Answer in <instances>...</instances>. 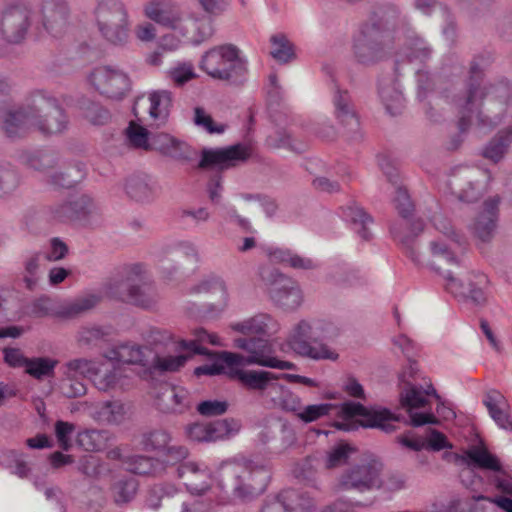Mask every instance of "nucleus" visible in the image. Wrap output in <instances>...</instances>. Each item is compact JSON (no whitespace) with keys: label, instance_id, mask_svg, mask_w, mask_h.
Returning a JSON list of instances; mask_svg holds the SVG:
<instances>
[{"label":"nucleus","instance_id":"obj_1","mask_svg":"<svg viewBox=\"0 0 512 512\" xmlns=\"http://www.w3.org/2000/svg\"><path fill=\"white\" fill-rule=\"evenodd\" d=\"M491 62L492 56L488 52L474 55L469 63L463 91L453 97L460 115L457 123L460 133H465L474 120L483 126L496 125L500 121L498 116L484 115L481 110L482 101L488 94L487 87L483 84L485 70Z\"/></svg>","mask_w":512,"mask_h":512},{"label":"nucleus","instance_id":"obj_2","mask_svg":"<svg viewBox=\"0 0 512 512\" xmlns=\"http://www.w3.org/2000/svg\"><path fill=\"white\" fill-rule=\"evenodd\" d=\"M270 479V468L261 461L225 463L217 471L219 488L242 502H250L263 494Z\"/></svg>","mask_w":512,"mask_h":512},{"label":"nucleus","instance_id":"obj_3","mask_svg":"<svg viewBox=\"0 0 512 512\" xmlns=\"http://www.w3.org/2000/svg\"><path fill=\"white\" fill-rule=\"evenodd\" d=\"M430 249L435 258V260L430 263V267L446 280L445 289L455 297L470 300L478 306L484 305L487 301L484 290L489 284L488 277L484 273L472 272L467 279V284H464L461 280L454 277L452 271L443 269L441 266L443 261L448 264L458 263L456 257L448 249L446 244L439 241H432L430 243Z\"/></svg>","mask_w":512,"mask_h":512},{"label":"nucleus","instance_id":"obj_4","mask_svg":"<svg viewBox=\"0 0 512 512\" xmlns=\"http://www.w3.org/2000/svg\"><path fill=\"white\" fill-rule=\"evenodd\" d=\"M337 335L332 324L323 321H300L288 338L290 348L300 356L313 360L336 361L339 354L325 341Z\"/></svg>","mask_w":512,"mask_h":512},{"label":"nucleus","instance_id":"obj_5","mask_svg":"<svg viewBox=\"0 0 512 512\" xmlns=\"http://www.w3.org/2000/svg\"><path fill=\"white\" fill-rule=\"evenodd\" d=\"M199 67L213 79L224 81L232 86H242L248 78V63L234 44L215 46L206 51Z\"/></svg>","mask_w":512,"mask_h":512},{"label":"nucleus","instance_id":"obj_6","mask_svg":"<svg viewBox=\"0 0 512 512\" xmlns=\"http://www.w3.org/2000/svg\"><path fill=\"white\" fill-rule=\"evenodd\" d=\"M233 346L235 348L248 352V355L245 356L239 353H233L228 351L217 352L215 353L216 358L212 363L196 367L194 370V374L197 376L221 375L223 373L222 366L252 364L263 366V363L267 362L269 357L273 353L272 344L269 342L267 338L263 337L244 336L235 338L233 340Z\"/></svg>","mask_w":512,"mask_h":512},{"label":"nucleus","instance_id":"obj_7","mask_svg":"<svg viewBox=\"0 0 512 512\" xmlns=\"http://www.w3.org/2000/svg\"><path fill=\"white\" fill-rule=\"evenodd\" d=\"M249 157V147L241 143L224 148L204 147L201 150L197 168L200 170H216V173L210 177L207 183V193L212 204L217 206L221 203L223 191L221 172L237 166Z\"/></svg>","mask_w":512,"mask_h":512},{"label":"nucleus","instance_id":"obj_8","mask_svg":"<svg viewBox=\"0 0 512 512\" xmlns=\"http://www.w3.org/2000/svg\"><path fill=\"white\" fill-rule=\"evenodd\" d=\"M107 292L116 300L144 309L153 307L158 300L154 286L143 281L141 264L125 267L122 273L108 284Z\"/></svg>","mask_w":512,"mask_h":512},{"label":"nucleus","instance_id":"obj_9","mask_svg":"<svg viewBox=\"0 0 512 512\" xmlns=\"http://www.w3.org/2000/svg\"><path fill=\"white\" fill-rule=\"evenodd\" d=\"M341 413L343 421L336 422L339 430L352 431L361 426L363 428H378L386 433L395 431L393 421L399 418L387 408L366 407L359 402L348 401L342 404Z\"/></svg>","mask_w":512,"mask_h":512},{"label":"nucleus","instance_id":"obj_10","mask_svg":"<svg viewBox=\"0 0 512 512\" xmlns=\"http://www.w3.org/2000/svg\"><path fill=\"white\" fill-rule=\"evenodd\" d=\"M51 219L61 223H72L83 227L98 224V209L87 194L70 197L49 207Z\"/></svg>","mask_w":512,"mask_h":512},{"label":"nucleus","instance_id":"obj_11","mask_svg":"<svg viewBox=\"0 0 512 512\" xmlns=\"http://www.w3.org/2000/svg\"><path fill=\"white\" fill-rule=\"evenodd\" d=\"M394 51L392 39L360 25L353 39V54L356 61L364 66H373L388 59Z\"/></svg>","mask_w":512,"mask_h":512},{"label":"nucleus","instance_id":"obj_12","mask_svg":"<svg viewBox=\"0 0 512 512\" xmlns=\"http://www.w3.org/2000/svg\"><path fill=\"white\" fill-rule=\"evenodd\" d=\"M36 13L29 2L12 3L3 10L0 30L10 44H20L30 27L35 28Z\"/></svg>","mask_w":512,"mask_h":512},{"label":"nucleus","instance_id":"obj_13","mask_svg":"<svg viewBox=\"0 0 512 512\" xmlns=\"http://www.w3.org/2000/svg\"><path fill=\"white\" fill-rule=\"evenodd\" d=\"M382 468V463L375 458L361 460L341 474L338 488L360 493L379 489L382 486L380 477Z\"/></svg>","mask_w":512,"mask_h":512},{"label":"nucleus","instance_id":"obj_14","mask_svg":"<svg viewBox=\"0 0 512 512\" xmlns=\"http://www.w3.org/2000/svg\"><path fill=\"white\" fill-rule=\"evenodd\" d=\"M33 108L35 126L43 134H58L66 129L68 119L57 99L38 95L33 99Z\"/></svg>","mask_w":512,"mask_h":512},{"label":"nucleus","instance_id":"obj_15","mask_svg":"<svg viewBox=\"0 0 512 512\" xmlns=\"http://www.w3.org/2000/svg\"><path fill=\"white\" fill-rule=\"evenodd\" d=\"M70 19V7L66 0H42L39 21L35 22V30L46 33L54 38H61L67 31Z\"/></svg>","mask_w":512,"mask_h":512},{"label":"nucleus","instance_id":"obj_16","mask_svg":"<svg viewBox=\"0 0 512 512\" xmlns=\"http://www.w3.org/2000/svg\"><path fill=\"white\" fill-rule=\"evenodd\" d=\"M247 365L222 366L223 373L233 380H237L241 386L248 391H256L263 395L265 391L272 392L277 388V380L280 374H275L266 370H248Z\"/></svg>","mask_w":512,"mask_h":512},{"label":"nucleus","instance_id":"obj_17","mask_svg":"<svg viewBox=\"0 0 512 512\" xmlns=\"http://www.w3.org/2000/svg\"><path fill=\"white\" fill-rule=\"evenodd\" d=\"M89 81L100 94L112 99H121L130 87L127 75L110 66L95 68L89 76Z\"/></svg>","mask_w":512,"mask_h":512},{"label":"nucleus","instance_id":"obj_18","mask_svg":"<svg viewBox=\"0 0 512 512\" xmlns=\"http://www.w3.org/2000/svg\"><path fill=\"white\" fill-rule=\"evenodd\" d=\"M401 22L400 8L392 3H383L375 5L361 25L394 41L393 34Z\"/></svg>","mask_w":512,"mask_h":512},{"label":"nucleus","instance_id":"obj_19","mask_svg":"<svg viewBox=\"0 0 512 512\" xmlns=\"http://www.w3.org/2000/svg\"><path fill=\"white\" fill-rule=\"evenodd\" d=\"M333 104L335 117L344 128V137L350 142L360 141L362 139L360 122L348 91L336 88Z\"/></svg>","mask_w":512,"mask_h":512},{"label":"nucleus","instance_id":"obj_20","mask_svg":"<svg viewBox=\"0 0 512 512\" xmlns=\"http://www.w3.org/2000/svg\"><path fill=\"white\" fill-rule=\"evenodd\" d=\"M240 423L234 418H225L209 423L195 422L187 426V437L197 443L215 442L225 436L238 432Z\"/></svg>","mask_w":512,"mask_h":512},{"label":"nucleus","instance_id":"obj_21","mask_svg":"<svg viewBox=\"0 0 512 512\" xmlns=\"http://www.w3.org/2000/svg\"><path fill=\"white\" fill-rule=\"evenodd\" d=\"M146 16L152 21L173 30H178L183 37L187 31L183 27V12L172 0H153L145 7Z\"/></svg>","mask_w":512,"mask_h":512},{"label":"nucleus","instance_id":"obj_22","mask_svg":"<svg viewBox=\"0 0 512 512\" xmlns=\"http://www.w3.org/2000/svg\"><path fill=\"white\" fill-rule=\"evenodd\" d=\"M197 256L196 249L188 243L170 245L163 249L159 260V267L163 276L168 280L175 279V276L184 268L185 264Z\"/></svg>","mask_w":512,"mask_h":512},{"label":"nucleus","instance_id":"obj_23","mask_svg":"<svg viewBox=\"0 0 512 512\" xmlns=\"http://www.w3.org/2000/svg\"><path fill=\"white\" fill-rule=\"evenodd\" d=\"M500 197L498 195L487 199L483 203V210L476 217L472 232L482 242H488L492 239L499 217Z\"/></svg>","mask_w":512,"mask_h":512},{"label":"nucleus","instance_id":"obj_24","mask_svg":"<svg viewBox=\"0 0 512 512\" xmlns=\"http://www.w3.org/2000/svg\"><path fill=\"white\" fill-rule=\"evenodd\" d=\"M175 473L192 494L201 495L210 488V471L205 466L185 462L175 468Z\"/></svg>","mask_w":512,"mask_h":512},{"label":"nucleus","instance_id":"obj_25","mask_svg":"<svg viewBox=\"0 0 512 512\" xmlns=\"http://www.w3.org/2000/svg\"><path fill=\"white\" fill-rule=\"evenodd\" d=\"M483 178L484 175L475 169L460 172L453 183L458 189V199L467 203L478 201L485 190Z\"/></svg>","mask_w":512,"mask_h":512},{"label":"nucleus","instance_id":"obj_26","mask_svg":"<svg viewBox=\"0 0 512 512\" xmlns=\"http://www.w3.org/2000/svg\"><path fill=\"white\" fill-rule=\"evenodd\" d=\"M124 189L130 199L140 203H148L156 197L158 184L148 174L135 173L126 179Z\"/></svg>","mask_w":512,"mask_h":512},{"label":"nucleus","instance_id":"obj_27","mask_svg":"<svg viewBox=\"0 0 512 512\" xmlns=\"http://www.w3.org/2000/svg\"><path fill=\"white\" fill-rule=\"evenodd\" d=\"M33 104L17 110L6 111L3 116L2 129L9 138L22 136L30 126H35Z\"/></svg>","mask_w":512,"mask_h":512},{"label":"nucleus","instance_id":"obj_28","mask_svg":"<svg viewBox=\"0 0 512 512\" xmlns=\"http://www.w3.org/2000/svg\"><path fill=\"white\" fill-rule=\"evenodd\" d=\"M483 404L490 417L502 429L512 431V420L507 411L509 405L505 396L496 389H489L484 393Z\"/></svg>","mask_w":512,"mask_h":512},{"label":"nucleus","instance_id":"obj_29","mask_svg":"<svg viewBox=\"0 0 512 512\" xmlns=\"http://www.w3.org/2000/svg\"><path fill=\"white\" fill-rule=\"evenodd\" d=\"M231 328L244 336L268 337L277 331V324L268 314H257L242 322L234 323Z\"/></svg>","mask_w":512,"mask_h":512},{"label":"nucleus","instance_id":"obj_30","mask_svg":"<svg viewBox=\"0 0 512 512\" xmlns=\"http://www.w3.org/2000/svg\"><path fill=\"white\" fill-rule=\"evenodd\" d=\"M113 359L117 362L127 364H138L148 367L151 359H156V352L148 346H141L134 343H123L113 350Z\"/></svg>","mask_w":512,"mask_h":512},{"label":"nucleus","instance_id":"obj_31","mask_svg":"<svg viewBox=\"0 0 512 512\" xmlns=\"http://www.w3.org/2000/svg\"><path fill=\"white\" fill-rule=\"evenodd\" d=\"M132 380L125 368L115 367L102 371L98 367L93 383L98 390L106 392L113 389L127 390L132 386Z\"/></svg>","mask_w":512,"mask_h":512},{"label":"nucleus","instance_id":"obj_32","mask_svg":"<svg viewBox=\"0 0 512 512\" xmlns=\"http://www.w3.org/2000/svg\"><path fill=\"white\" fill-rule=\"evenodd\" d=\"M124 465L127 471L136 475L158 477L166 472L165 461L145 455L127 456Z\"/></svg>","mask_w":512,"mask_h":512},{"label":"nucleus","instance_id":"obj_33","mask_svg":"<svg viewBox=\"0 0 512 512\" xmlns=\"http://www.w3.org/2000/svg\"><path fill=\"white\" fill-rule=\"evenodd\" d=\"M424 222L421 219H416L411 222L410 234H401L395 226H391L390 232L393 238L401 245L405 255L415 264H420V256L417 252V237L424 230Z\"/></svg>","mask_w":512,"mask_h":512},{"label":"nucleus","instance_id":"obj_34","mask_svg":"<svg viewBox=\"0 0 512 512\" xmlns=\"http://www.w3.org/2000/svg\"><path fill=\"white\" fill-rule=\"evenodd\" d=\"M130 406L121 400H107L96 405L94 418L107 424H121L125 421Z\"/></svg>","mask_w":512,"mask_h":512},{"label":"nucleus","instance_id":"obj_35","mask_svg":"<svg viewBox=\"0 0 512 512\" xmlns=\"http://www.w3.org/2000/svg\"><path fill=\"white\" fill-rule=\"evenodd\" d=\"M378 92L387 112L390 115L396 116L401 113L404 108L405 99L397 79L389 83L380 81Z\"/></svg>","mask_w":512,"mask_h":512},{"label":"nucleus","instance_id":"obj_36","mask_svg":"<svg viewBox=\"0 0 512 512\" xmlns=\"http://www.w3.org/2000/svg\"><path fill=\"white\" fill-rule=\"evenodd\" d=\"M271 299L286 310H294L302 302V294L298 285L290 279V283L284 282L279 287L270 290Z\"/></svg>","mask_w":512,"mask_h":512},{"label":"nucleus","instance_id":"obj_37","mask_svg":"<svg viewBox=\"0 0 512 512\" xmlns=\"http://www.w3.org/2000/svg\"><path fill=\"white\" fill-rule=\"evenodd\" d=\"M512 143V127L500 130L482 149L481 155L493 163H498L507 153Z\"/></svg>","mask_w":512,"mask_h":512},{"label":"nucleus","instance_id":"obj_38","mask_svg":"<svg viewBox=\"0 0 512 512\" xmlns=\"http://www.w3.org/2000/svg\"><path fill=\"white\" fill-rule=\"evenodd\" d=\"M462 460L468 464L480 469L492 470L494 472L505 473L498 458L491 454L487 448L473 446L466 451Z\"/></svg>","mask_w":512,"mask_h":512},{"label":"nucleus","instance_id":"obj_39","mask_svg":"<svg viewBox=\"0 0 512 512\" xmlns=\"http://www.w3.org/2000/svg\"><path fill=\"white\" fill-rule=\"evenodd\" d=\"M97 25L106 24L128 16L125 4L122 0H97L94 9Z\"/></svg>","mask_w":512,"mask_h":512},{"label":"nucleus","instance_id":"obj_40","mask_svg":"<svg viewBox=\"0 0 512 512\" xmlns=\"http://www.w3.org/2000/svg\"><path fill=\"white\" fill-rule=\"evenodd\" d=\"M105 40L115 46H124L129 38V19L128 16L120 18L119 21H110L106 24L97 25Z\"/></svg>","mask_w":512,"mask_h":512},{"label":"nucleus","instance_id":"obj_41","mask_svg":"<svg viewBox=\"0 0 512 512\" xmlns=\"http://www.w3.org/2000/svg\"><path fill=\"white\" fill-rule=\"evenodd\" d=\"M287 512H311L313 498L308 493L296 489H285L278 493Z\"/></svg>","mask_w":512,"mask_h":512},{"label":"nucleus","instance_id":"obj_42","mask_svg":"<svg viewBox=\"0 0 512 512\" xmlns=\"http://www.w3.org/2000/svg\"><path fill=\"white\" fill-rule=\"evenodd\" d=\"M86 175L84 164L78 162L65 168L63 171H56L50 175L49 182L57 188H72L84 179Z\"/></svg>","mask_w":512,"mask_h":512},{"label":"nucleus","instance_id":"obj_43","mask_svg":"<svg viewBox=\"0 0 512 512\" xmlns=\"http://www.w3.org/2000/svg\"><path fill=\"white\" fill-rule=\"evenodd\" d=\"M405 45L407 49L406 56L410 62L419 61L420 63H425L432 57V46L415 32L407 36Z\"/></svg>","mask_w":512,"mask_h":512},{"label":"nucleus","instance_id":"obj_44","mask_svg":"<svg viewBox=\"0 0 512 512\" xmlns=\"http://www.w3.org/2000/svg\"><path fill=\"white\" fill-rule=\"evenodd\" d=\"M78 107L83 116L93 125H106L111 120V113L100 103L94 102L87 97H81L78 100Z\"/></svg>","mask_w":512,"mask_h":512},{"label":"nucleus","instance_id":"obj_45","mask_svg":"<svg viewBox=\"0 0 512 512\" xmlns=\"http://www.w3.org/2000/svg\"><path fill=\"white\" fill-rule=\"evenodd\" d=\"M21 160L28 168L40 172H45L48 169L53 168L57 163L55 153L47 150L24 152L21 155Z\"/></svg>","mask_w":512,"mask_h":512},{"label":"nucleus","instance_id":"obj_46","mask_svg":"<svg viewBox=\"0 0 512 512\" xmlns=\"http://www.w3.org/2000/svg\"><path fill=\"white\" fill-rule=\"evenodd\" d=\"M59 364L57 359L49 357L29 358L25 373L37 380L51 378L55 375V368Z\"/></svg>","mask_w":512,"mask_h":512},{"label":"nucleus","instance_id":"obj_47","mask_svg":"<svg viewBox=\"0 0 512 512\" xmlns=\"http://www.w3.org/2000/svg\"><path fill=\"white\" fill-rule=\"evenodd\" d=\"M171 441L170 433L165 429H154L142 434L140 444L146 452H164Z\"/></svg>","mask_w":512,"mask_h":512},{"label":"nucleus","instance_id":"obj_48","mask_svg":"<svg viewBox=\"0 0 512 512\" xmlns=\"http://www.w3.org/2000/svg\"><path fill=\"white\" fill-rule=\"evenodd\" d=\"M138 491V481L134 478H123L115 481L111 486V493L116 504L122 505L131 502Z\"/></svg>","mask_w":512,"mask_h":512},{"label":"nucleus","instance_id":"obj_49","mask_svg":"<svg viewBox=\"0 0 512 512\" xmlns=\"http://www.w3.org/2000/svg\"><path fill=\"white\" fill-rule=\"evenodd\" d=\"M149 114L154 119L165 121L169 115L172 104V93L168 90H160L150 94Z\"/></svg>","mask_w":512,"mask_h":512},{"label":"nucleus","instance_id":"obj_50","mask_svg":"<svg viewBox=\"0 0 512 512\" xmlns=\"http://www.w3.org/2000/svg\"><path fill=\"white\" fill-rule=\"evenodd\" d=\"M344 215L347 220L353 224H359L360 228L357 231L359 236L364 240H370L371 233L367 228V225L373 222V218L360 206L355 203L347 206L344 210Z\"/></svg>","mask_w":512,"mask_h":512},{"label":"nucleus","instance_id":"obj_51","mask_svg":"<svg viewBox=\"0 0 512 512\" xmlns=\"http://www.w3.org/2000/svg\"><path fill=\"white\" fill-rule=\"evenodd\" d=\"M400 402L407 411L424 408L429 403L427 398L424 396L422 386H417L411 383H407L405 389L400 392Z\"/></svg>","mask_w":512,"mask_h":512},{"label":"nucleus","instance_id":"obj_52","mask_svg":"<svg viewBox=\"0 0 512 512\" xmlns=\"http://www.w3.org/2000/svg\"><path fill=\"white\" fill-rule=\"evenodd\" d=\"M270 42L272 50L270 55L280 63H287L295 57L292 43L284 34H275L271 36Z\"/></svg>","mask_w":512,"mask_h":512},{"label":"nucleus","instance_id":"obj_53","mask_svg":"<svg viewBox=\"0 0 512 512\" xmlns=\"http://www.w3.org/2000/svg\"><path fill=\"white\" fill-rule=\"evenodd\" d=\"M355 451L356 449L349 443L339 442L327 453L325 467L332 469L346 464L350 455Z\"/></svg>","mask_w":512,"mask_h":512},{"label":"nucleus","instance_id":"obj_54","mask_svg":"<svg viewBox=\"0 0 512 512\" xmlns=\"http://www.w3.org/2000/svg\"><path fill=\"white\" fill-rule=\"evenodd\" d=\"M193 123L208 134H222L227 128L226 124L216 123L203 107L194 108Z\"/></svg>","mask_w":512,"mask_h":512},{"label":"nucleus","instance_id":"obj_55","mask_svg":"<svg viewBox=\"0 0 512 512\" xmlns=\"http://www.w3.org/2000/svg\"><path fill=\"white\" fill-rule=\"evenodd\" d=\"M218 206V214L227 222L236 223L241 230L246 233H254L250 221L247 218L240 216L235 206L229 203H220Z\"/></svg>","mask_w":512,"mask_h":512},{"label":"nucleus","instance_id":"obj_56","mask_svg":"<svg viewBox=\"0 0 512 512\" xmlns=\"http://www.w3.org/2000/svg\"><path fill=\"white\" fill-rule=\"evenodd\" d=\"M125 132L132 147L149 150L150 137L152 134L149 133L146 128L130 123Z\"/></svg>","mask_w":512,"mask_h":512},{"label":"nucleus","instance_id":"obj_57","mask_svg":"<svg viewBox=\"0 0 512 512\" xmlns=\"http://www.w3.org/2000/svg\"><path fill=\"white\" fill-rule=\"evenodd\" d=\"M104 431L85 430L77 435V445L85 451H100L103 446L101 440L104 438Z\"/></svg>","mask_w":512,"mask_h":512},{"label":"nucleus","instance_id":"obj_58","mask_svg":"<svg viewBox=\"0 0 512 512\" xmlns=\"http://www.w3.org/2000/svg\"><path fill=\"white\" fill-rule=\"evenodd\" d=\"M19 185V176L10 165L0 166V198L13 193Z\"/></svg>","mask_w":512,"mask_h":512},{"label":"nucleus","instance_id":"obj_59","mask_svg":"<svg viewBox=\"0 0 512 512\" xmlns=\"http://www.w3.org/2000/svg\"><path fill=\"white\" fill-rule=\"evenodd\" d=\"M67 371L74 376L79 374L83 377L89 378L93 381L94 376L98 370V365L93 360H88L85 358H78L71 360L66 363Z\"/></svg>","mask_w":512,"mask_h":512},{"label":"nucleus","instance_id":"obj_60","mask_svg":"<svg viewBox=\"0 0 512 512\" xmlns=\"http://www.w3.org/2000/svg\"><path fill=\"white\" fill-rule=\"evenodd\" d=\"M198 155V152L186 142L173 137V143L169 146L165 156H169L178 161L191 162Z\"/></svg>","mask_w":512,"mask_h":512},{"label":"nucleus","instance_id":"obj_61","mask_svg":"<svg viewBox=\"0 0 512 512\" xmlns=\"http://www.w3.org/2000/svg\"><path fill=\"white\" fill-rule=\"evenodd\" d=\"M272 392L279 393V403L286 411L298 413L302 409V403L299 396L290 391L287 387L277 383V388H273Z\"/></svg>","mask_w":512,"mask_h":512},{"label":"nucleus","instance_id":"obj_62","mask_svg":"<svg viewBox=\"0 0 512 512\" xmlns=\"http://www.w3.org/2000/svg\"><path fill=\"white\" fill-rule=\"evenodd\" d=\"M258 274L264 285L269 287V291L272 288L279 287L284 282L290 283V278H287L284 274L280 273L277 268L271 265L259 267Z\"/></svg>","mask_w":512,"mask_h":512},{"label":"nucleus","instance_id":"obj_63","mask_svg":"<svg viewBox=\"0 0 512 512\" xmlns=\"http://www.w3.org/2000/svg\"><path fill=\"white\" fill-rule=\"evenodd\" d=\"M332 409L331 403L308 405L298 411L297 417L304 423H310L328 415Z\"/></svg>","mask_w":512,"mask_h":512},{"label":"nucleus","instance_id":"obj_64","mask_svg":"<svg viewBox=\"0 0 512 512\" xmlns=\"http://www.w3.org/2000/svg\"><path fill=\"white\" fill-rule=\"evenodd\" d=\"M228 408L226 400H204L197 404L196 411L203 417H216L224 415Z\"/></svg>","mask_w":512,"mask_h":512}]
</instances>
